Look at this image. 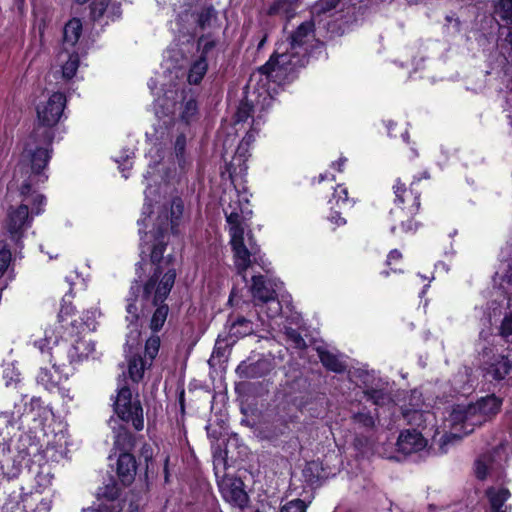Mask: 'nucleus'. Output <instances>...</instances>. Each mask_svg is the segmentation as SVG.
Returning <instances> with one entry per match:
<instances>
[{"label":"nucleus","mask_w":512,"mask_h":512,"mask_svg":"<svg viewBox=\"0 0 512 512\" xmlns=\"http://www.w3.org/2000/svg\"><path fill=\"white\" fill-rule=\"evenodd\" d=\"M154 241L152 245H145L141 243V261L136 264V274L138 278H142L141 271L143 266L148 265L146 257L149 256L151 266V274L143 285H140L138 280H135L129 290L127 297L126 320L129 322L128 328L130 329L127 334L125 346L132 350L140 342L141 332L138 327L139 320V305L143 304V309L149 308V303L165 302L169 296L176 280V268L173 264V256H163L167 244L168 237L160 228L153 236Z\"/></svg>","instance_id":"1"},{"label":"nucleus","mask_w":512,"mask_h":512,"mask_svg":"<svg viewBox=\"0 0 512 512\" xmlns=\"http://www.w3.org/2000/svg\"><path fill=\"white\" fill-rule=\"evenodd\" d=\"M66 97L61 92L53 93L47 101L37 106V125L33 129L28 142L14 168L13 181L17 185L24 200H28L32 188L48 179L46 173L54 138V127L60 121Z\"/></svg>","instance_id":"2"},{"label":"nucleus","mask_w":512,"mask_h":512,"mask_svg":"<svg viewBox=\"0 0 512 512\" xmlns=\"http://www.w3.org/2000/svg\"><path fill=\"white\" fill-rule=\"evenodd\" d=\"M315 41V25L312 20L300 24L287 42L278 44L268 62L259 68L267 80L281 84L292 79L294 72L308 62Z\"/></svg>","instance_id":"3"},{"label":"nucleus","mask_w":512,"mask_h":512,"mask_svg":"<svg viewBox=\"0 0 512 512\" xmlns=\"http://www.w3.org/2000/svg\"><path fill=\"white\" fill-rule=\"evenodd\" d=\"M226 221L229 225L230 245L233 252L234 265L239 274L244 275L247 269L256 263L266 272H269L267 263L260 253V248L254 240L248 227L247 221L252 214L251 211H244L237 202L224 209ZM245 278V276H243Z\"/></svg>","instance_id":"4"},{"label":"nucleus","mask_w":512,"mask_h":512,"mask_svg":"<svg viewBox=\"0 0 512 512\" xmlns=\"http://www.w3.org/2000/svg\"><path fill=\"white\" fill-rule=\"evenodd\" d=\"M33 207L31 212L27 204H21L17 207H10L5 218L3 229L4 235L9 244L17 250L24 247L23 240L27 231L31 228L35 215H39L43 211L46 199L42 194L33 195Z\"/></svg>","instance_id":"5"},{"label":"nucleus","mask_w":512,"mask_h":512,"mask_svg":"<svg viewBox=\"0 0 512 512\" xmlns=\"http://www.w3.org/2000/svg\"><path fill=\"white\" fill-rule=\"evenodd\" d=\"M501 405L500 398L489 395L468 406L455 407L450 414L455 431H458L457 425L460 424L463 434L473 432L475 426H480L495 416L500 411Z\"/></svg>","instance_id":"6"},{"label":"nucleus","mask_w":512,"mask_h":512,"mask_svg":"<svg viewBox=\"0 0 512 512\" xmlns=\"http://www.w3.org/2000/svg\"><path fill=\"white\" fill-rule=\"evenodd\" d=\"M250 292L254 306L257 308L258 318L264 323L262 315L273 319L282 312V305L278 299L277 291L282 283L262 275H254L251 279Z\"/></svg>","instance_id":"7"},{"label":"nucleus","mask_w":512,"mask_h":512,"mask_svg":"<svg viewBox=\"0 0 512 512\" xmlns=\"http://www.w3.org/2000/svg\"><path fill=\"white\" fill-rule=\"evenodd\" d=\"M416 183L412 182L410 189H407L399 180L393 186L395 204L397 207L390 211L394 221L399 222L405 233L415 232L418 223L413 221V216L420 209V192L414 188Z\"/></svg>","instance_id":"8"},{"label":"nucleus","mask_w":512,"mask_h":512,"mask_svg":"<svg viewBox=\"0 0 512 512\" xmlns=\"http://www.w3.org/2000/svg\"><path fill=\"white\" fill-rule=\"evenodd\" d=\"M52 478L49 472L40 471L35 477L36 491L23 493L20 501L9 498L3 504L0 512H50L52 499L41 497V493L51 485Z\"/></svg>","instance_id":"9"},{"label":"nucleus","mask_w":512,"mask_h":512,"mask_svg":"<svg viewBox=\"0 0 512 512\" xmlns=\"http://www.w3.org/2000/svg\"><path fill=\"white\" fill-rule=\"evenodd\" d=\"M512 455V447L507 442H501L492 454H485L475 463V474L480 480L488 475L495 480H501L504 476V464Z\"/></svg>","instance_id":"10"},{"label":"nucleus","mask_w":512,"mask_h":512,"mask_svg":"<svg viewBox=\"0 0 512 512\" xmlns=\"http://www.w3.org/2000/svg\"><path fill=\"white\" fill-rule=\"evenodd\" d=\"M113 406L115 413L121 421L131 423L137 431L143 429V408L139 400L132 399L131 390L127 386L124 385L118 388Z\"/></svg>","instance_id":"11"},{"label":"nucleus","mask_w":512,"mask_h":512,"mask_svg":"<svg viewBox=\"0 0 512 512\" xmlns=\"http://www.w3.org/2000/svg\"><path fill=\"white\" fill-rule=\"evenodd\" d=\"M54 344L53 347H49V350H51L52 358L59 361L57 367H67L68 369L72 364L82 361L94 351V346L90 341L80 338L72 344L65 341L55 342Z\"/></svg>","instance_id":"12"},{"label":"nucleus","mask_w":512,"mask_h":512,"mask_svg":"<svg viewBox=\"0 0 512 512\" xmlns=\"http://www.w3.org/2000/svg\"><path fill=\"white\" fill-rule=\"evenodd\" d=\"M402 414L407 424L421 428L423 435L434 437L437 434L436 417L433 412L409 404V407L403 409Z\"/></svg>","instance_id":"13"},{"label":"nucleus","mask_w":512,"mask_h":512,"mask_svg":"<svg viewBox=\"0 0 512 512\" xmlns=\"http://www.w3.org/2000/svg\"><path fill=\"white\" fill-rule=\"evenodd\" d=\"M219 489L225 501L235 507L242 508L248 501L243 482L234 477H225L219 482Z\"/></svg>","instance_id":"14"},{"label":"nucleus","mask_w":512,"mask_h":512,"mask_svg":"<svg viewBox=\"0 0 512 512\" xmlns=\"http://www.w3.org/2000/svg\"><path fill=\"white\" fill-rule=\"evenodd\" d=\"M49 362L52 365V369L41 368L37 375V382L41 384L45 389L52 390L56 388L63 379H67L71 369L67 367H57L56 358H52L51 350H49Z\"/></svg>","instance_id":"15"},{"label":"nucleus","mask_w":512,"mask_h":512,"mask_svg":"<svg viewBox=\"0 0 512 512\" xmlns=\"http://www.w3.org/2000/svg\"><path fill=\"white\" fill-rule=\"evenodd\" d=\"M427 445L425 435L416 429H408L400 433L397 440L398 451L411 454L424 449Z\"/></svg>","instance_id":"16"},{"label":"nucleus","mask_w":512,"mask_h":512,"mask_svg":"<svg viewBox=\"0 0 512 512\" xmlns=\"http://www.w3.org/2000/svg\"><path fill=\"white\" fill-rule=\"evenodd\" d=\"M149 313L152 314L149 327L153 332L156 333L163 328L169 314V307L165 302H160L157 304L149 303L148 309H143V304L139 305V318L141 316L144 317Z\"/></svg>","instance_id":"17"},{"label":"nucleus","mask_w":512,"mask_h":512,"mask_svg":"<svg viewBox=\"0 0 512 512\" xmlns=\"http://www.w3.org/2000/svg\"><path fill=\"white\" fill-rule=\"evenodd\" d=\"M511 493L504 487H490L486 490L489 501V512H509L511 507L506 504Z\"/></svg>","instance_id":"18"},{"label":"nucleus","mask_w":512,"mask_h":512,"mask_svg":"<svg viewBox=\"0 0 512 512\" xmlns=\"http://www.w3.org/2000/svg\"><path fill=\"white\" fill-rule=\"evenodd\" d=\"M486 376L495 381H501L512 377V360L507 356H498L486 369Z\"/></svg>","instance_id":"19"},{"label":"nucleus","mask_w":512,"mask_h":512,"mask_svg":"<svg viewBox=\"0 0 512 512\" xmlns=\"http://www.w3.org/2000/svg\"><path fill=\"white\" fill-rule=\"evenodd\" d=\"M136 461L132 454L121 452L117 459V474L121 482L130 484L136 475Z\"/></svg>","instance_id":"20"},{"label":"nucleus","mask_w":512,"mask_h":512,"mask_svg":"<svg viewBox=\"0 0 512 512\" xmlns=\"http://www.w3.org/2000/svg\"><path fill=\"white\" fill-rule=\"evenodd\" d=\"M121 15L120 6L117 3H110V0H93L91 3V16L94 21L104 16L114 20Z\"/></svg>","instance_id":"21"},{"label":"nucleus","mask_w":512,"mask_h":512,"mask_svg":"<svg viewBox=\"0 0 512 512\" xmlns=\"http://www.w3.org/2000/svg\"><path fill=\"white\" fill-rule=\"evenodd\" d=\"M82 34V23L80 19L69 20L63 29V50H77L76 44Z\"/></svg>","instance_id":"22"},{"label":"nucleus","mask_w":512,"mask_h":512,"mask_svg":"<svg viewBox=\"0 0 512 512\" xmlns=\"http://www.w3.org/2000/svg\"><path fill=\"white\" fill-rule=\"evenodd\" d=\"M229 337L233 339V342L251 335L254 332V324L251 320L245 317L238 316L235 319L229 318Z\"/></svg>","instance_id":"23"},{"label":"nucleus","mask_w":512,"mask_h":512,"mask_svg":"<svg viewBox=\"0 0 512 512\" xmlns=\"http://www.w3.org/2000/svg\"><path fill=\"white\" fill-rule=\"evenodd\" d=\"M61 61L64 62L62 66V74L66 79H71L79 66V55L77 50H63L59 55Z\"/></svg>","instance_id":"24"},{"label":"nucleus","mask_w":512,"mask_h":512,"mask_svg":"<svg viewBox=\"0 0 512 512\" xmlns=\"http://www.w3.org/2000/svg\"><path fill=\"white\" fill-rule=\"evenodd\" d=\"M120 489L115 481L111 480L109 483L102 487H99L97 492L98 503L105 502L107 506H111L112 503L116 505H122L118 500Z\"/></svg>","instance_id":"25"},{"label":"nucleus","mask_w":512,"mask_h":512,"mask_svg":"<svg viewBox=\"0 0 512 512\" xmlns=\"http://www.w3.org/2000/svg\"><path fill=\"white\" fill-rule=\"evenodd\" d=\"M184 212V203L180 197H174L170 203L169 215L166 214V220L169 219L172 233L178 232L181 218Z\"/></svg>","instance_id":"26"},{"label":"nucleus","mask_w":512,"mask_h":512,"mask_svg":"<svg viewBox=\"0 0 512 512\" xmlns=\"http://www.w3.org/2000/svg\"><path fill=\"white\" fill-rule=\"evenodd\" d=\"M114 432V446L121 452H127L133 446V437L128 430L120 424L118 427L112 426Z\"/></svg>","instance_id":"27"},{"label":"nucleus","mask_w":512,"mask_h":512,"mask_svg":"<svg viewBox=\"0 0 512 512\" xmlns=\"http://www.w3.org/2000/svg\"><path fill=\"white\" fill-rule=\"evenodd\" d=\"M318 354H319L321 363L328 370L336 372V373H342L345 371L346 366L339 359V357L337 355H335L329 351L320 350V349H318Z\"/></svg>","instance_id":"28"},{"label":"nucleus","mask_w":512,"mask_h":512,"mask_svg":"<svg viewBox=\"0 0 512 512\" xmlns=\"http://www.w3.org/2000/svg\"><path fill=\"white\" fill-rule=\"evenodd\" d=\"M207 69V59H205V57H199L190 66L188 72V82L194 85L199 84L205 76Z\"/></svg>","instance_id":"29"},{"label":"nucleus","mask_w":512,"mask_h":512,"mask_svg":"<svg viewBox=\"0 0 512 512\" xmlns=\"http://www.w3.org/2000/svg\"><path fill=\"white\" fill-rule=\"evenodd\" d=\"M146 362L139 355H134L128 360V373L131 380L138 383L144 375Z\"/></svg>","instance_id":"30"},{"label":"nucleus","mask_w":512,"mask_h":512,"mask_svg":"<svg viewBox=\"0 0 512 512\" xmlns=\"http://www.w3.org/2000/svg\"><path fill=\"white\" fill-rule=\"evenodd\" d=\"M21 471V463L10 456H4L0 460V474L8 479L15 478Z\"/></svg>","instance_id":"31"},{"label":"nucleus","mask_w":512,"mask_h":512,"mask_svg":"<svg viewBox=\"0 0 512 512\" xmlns=\"http://www.w3.org/2000/svg\"><path fill=\"white\" fill-rule=\"evenodd\" d=\"M238 370L243 371L246 378H258L268 371V363L265 360H260L248 365H240Z\"/></svg>","instance_id":"32"},{"label":"nucleus","mask_w":512,"mask_h":512,"mask_svg":"<svg viewBox=\"0 0 512 512\" xmlns=\"http://www.w3.org/2000/svg\"><path fill=\"white\" fill-rule=\"evenodd\" d=\"M217 20V11L212 5L205 6L197 14V24L201 29L211 27Z\"/></svg>","instance_id":"33"},{"label":"nucleus","mask_w":512,"mask_h":512,"mask_svg":"<svg viewBox=\"0 0 512 512\" xmlns=\"http://www.w3.org/2000/svg\"><path fill=\"white\" fill-rule=\"evenodd\" d=\"M494 13L506 24H512V0H498L494 6Z\"/></svg>","instance_id":"34"},{"label":"nucleus","mask_w":512,"mask_h":512,"mask_svg":"<svg viewBox=\"0 0 512 512\" xmlns=\"http://www.w3.org/2000/svg\"><path fill=\"white\" fill-rule=\"evenodd\" d=\"M197 112L198 106L196 100L189 99L186 102H184L182 106V111L180 115L181 120L184 121L186 124H189L196 119Z\"/></svg>","instance_id":"35"},{"label":"nucleus","mask_w":512,"mask_h":512,"mask_svg":"<svg viewBox=\"0 0 512 512\" xmlns=\"http://www.w3.org/2000/svg\"><path fill=\"white\" fill-rule=\"evenodd\" d=\"M12 259V251L7 241H0V278L6 272Z\"/></svg>","instance_id":"36"},{"label":"nucleus","mask_w":512,"mask_h":512,"mask_svg":"<svg viewBox=\"0 0 512 512\" xmlns=\"http://www.w3.org/2000/svg\"><path fill=\"white\" fill-rule=\"evenodd\" d=\"M364 393L367 400L371 401L377 406L385 405L390 401L389 395L381 389H367Z\"/></svg>","instance_id":"37"},{"label":"nucleus","mask_w":512,"mask_h":512,"mask_svg":"<svg viewBox=\"0 0 512 512\" xmlns=\"http://www.w3.org/2000/svg\"><path fill=\"white\" fill-rule=\"evenodd\" d=\"M160 348V337L157 335H153L149 337L145 344V355L149 358L150 362H152L158 354ZM151 365V363H149Z\"/></svg>","instance_id":"38"},{"label":"nucleus","mask_w":512,"mask_h":512,"mask_svg":"<svg viewBox=\"0 0 512 512\" xmlns=\"http://www.w3.org/2000/svg\"><path fill=\"white\" fill-rule=\"evenodd\" d=\"M285 335L287 340L291 342L296 349L302 350L306 348V342L297 330L291 327H286Z\"/></svg>","instance_id":"39"},{"label":"nucleus","mask_w":512,"mask_h":512,"mask_svg":"<svg viewBox=\"0 0 512 512\" xmlns=\"http://www.w3.org/2000/svg\"><path fill=\"white\" fill-rule=\"evenodd\" d=\"M123 506L113 504L111 506H107L105 502L94 503L92 506L88 508H84L82 512H121Z\"/></svg>","instance_id":"40"},{"label":"nucleus","mask_w":512,"mask_h":512,"mask_svg":"<svg viewBox=\"0 0 512 512\" xmlns=\"http://www.w3.org/2000/svg\"><path fill=\"white\" fill-rule=\"evenodd\" d=\"M353 421L366 429H372L375 425V419L369 412H359L355 414Z\"/></svg>","instance_id":"41"},{"label":"nucleus","mask_w":512,"mask_h":512,"mask_svg":"<svg viewBox=\"0 0 512 512\" xmlns=\"http://www.w3.org/2000/svg\"><path fill=\"white\" fill-rule=\"evenodd\" d=\"M133 152L130 151L129 149L127 150H124L122 155L116 159V162L119 164V168L121 170V172L123 173V177L124 178H128V175L125 174V171L130 169L131 166H132V157H133Z\"/></svg>","instance_id":"42"},{"label":"nucleus","mask_w":512,"mask_h":512,"mask_svg":"<svg viewBox=\"0 0 512 512\" xmlns=\"http://www.w3.org/2000/svg\"><path fill=\"white\" fill-rule=\"evenodd\" d=\"M307 505L301 499H294L286 503L280 509V512H306Z\"/></svg>","instance_id":"43"},{"label":"nucleus","mask_w":512,"mask_h":512,"mask_svg":"<svg viewBox=\"0 0 512 512\" xmlns=\"http://www.w3.org/2000/svg\"><path fill=\"white\" fill-rule=\"evenodd\" d=\"M252 111L253 106L249 102H241L236 112V121L245 122L251 116Z\"/></svg>","instance_id":"44"},{"label":"nucleus","mask_w":512,"mask_h":512,"mask_svg":"<svg viewBox=\"0 0 512 512\" xmlns=\"http://www.w3.org/2000/svg\"><path fill=\"white\" fill-rule=\"evenodd\" d=\"M499 333L506 340H508L509 336L512 335V310L503 318Z\"/></svg>","instance_id":"45"},{"label":"nucleus","mask_w":512,"mask_h":512,"mask_svg":"<svg viewBox=\"0 0 512 512\" xmlns=\"http://www.w3.org/2000/svg\"><path fill=\"white\" fill-rule=\"evenodd\" d=\"M198 46L201 47V55L199 57H205V59H207L209 52L215 48L216 43L214 40L200 37L198 40Z\"/></svg>","instance_id":"46"},{"label":"nucleus","mask_w":512,"mask_h":512,"mask_svg":"<svg viewBox=\"0 0 512 512\" xmlns=\"http://www.w3.org/2000/svg\"><path fill=\"white\" fill-rule=\"evenodd\" d=\"M186 147V137L183 134H180L175 141V153L178 158L179 163L183 161L184 151Z\"/></svg>","instance_id":"47"},{"label":"nucleus","mask_w":512,"mask_h":512,"mask_svg":"<svg viewBox=\"0 0 512 512\" xmlns=\"http://www.w3.org/2000/svg\"><path fill=\"white\" fill-rule=\"evenodd\" d=\"M333 199L336 201V204L338 205L340 203L342 205H347L349 203L347 189L345 187L338 186L334 191Z\"/></svg>","instance_id":"48"},{"label":"nucleus","mask_w":512,"mask_h":512,"mask_svg":"<svg viewBox=\"0 0 512 512\" xmlns=\"http://www.w3.org/2000/svg\"><path fill=\"white\" fill-rule=\"evenodd\" d=\"M338 2L339 0H320L316 5L317 11L327 12L331 9H334L337 6Z\"/></svg>","instance_id":"49"},{"label":"nucleus","mask_w":512,"mask_h":512,"mask_svg":"<svg viewBox=\"0 0 512 512\" xmlns=\"http://www.w3.org/2000/svg\"><path fill=\"white\" fill-rule=\"evenodd\" d=\"M99 314L100 313L97 309H93L91 311L86 312L85 316L83 317V321L88 329H94V320Z\"/></svg>","instance_id":"50"},{"label":"nucleus","mask_w":512,"mask_h":512,"mask_svg":"<svg viewBox=\"0 0 512 512\" xmlns=\"http://www.w3.org/2000/svg\"><path fill=\"white\" fill-rule=\"evenodd\" d=\"M402 257L401 253L394 249L392 251H390V253L388 254V257H387V264L390 265L392 263V261H397V260H400Z\"/></svg>","instance_id":"51"},{"label":"nucleus","mask_w":512,"mask_h":512,"mask_svg":"<svg viewBox=\"0 0 512 512\" xmlns=\"http://www.w3.org/2000/svg\"><path fill=\"white\" fill-rule=\"evenodd\" d=\"M331 221L337 225H343L346 223V220L344 218H342L338 212H334L331 215Z\"/></svg>","instance_id":"52"},{"label":"nucleus","mask_w":512,"mask_h":512,"mask_svg":"<svg viewBox=\"0 0 512 512\" xmlns=\"http://www.w3.org/2000/svg\"><path fill=\"white\" fill-rule=\"evenodd\" d=\"M346 162V158H340L336 163H333V166L337 168L339 172L342 171V167L344 163Z\"/></svg>","instance_id":"53"},{"label":"nucleus","mask_w":512,"mask_h":512,"mask_svg":"<svg viewBox=\"0 0 512 512\" xmlns=\"http://www.w3.org/2000/svg\"><path fill=\"white\" fill-rule=\"evenodd\" d=\"M286 2L284 0H280L278 2H276L272 7H271V13L273 12H276L278 10V8L281 6V5H284Z\"/></svg>","instance_id":"54"},{"label":"nucleus","mask_w":512,"mask_h":512,"mask_svg":"<svg viewBox=\"0 0 512 512\" xmlns=\"http://www.w3.org/2000/svg\"><path fill=\"white\" fill-rule=\"evenodd\" d=\"M41 400L39 398H32L31 399V402H30V405L34 408V407H38L40 408L41 407Z\"/></svg>","instance_id":"55"},{"label":"nucleus","mask_w":512,"mask_h":512,"mask_svg":"<svg viewBox=\"0 0 512 512\" xmlns=\"http://www.w3.org/2000/svg\"><path fill=\"white\" fill-rule=\"evenodd\" d=\"M452 20H453L452 16H446V21L451 22ZM454 21H455L456 28L459 29V27H460V20L458 18H455Z\"/></svg>","instance_id":"56"},{"label":"nucleus","mask_w":512,"mask_h":512,"mask_svg":"<svg viewBox=\"0 0 512 512\" xmlns=\"http://www.w3.org/2000/svg\"><path fill=\"white\" fill-rule=\"evenodd\" d=\"M145 200H146V202H145V204H144V208L150 211L151 203H150V202H148V195H147V191H145Z\"/></svg>","instance_id":"57"},{"label":"nucleus","mask_w":512,"mask_h":512,"mask_svg":"<svg viewBox=\"0 0 512 512\" xmlns=\"http://www.w3.org/2000/svg\"><path fill=\"white\" fill-rule=\"evenodd\" d=\"M35 344H36V345H38V347H39L40 351H41L42 353H44V346L42 345V341H40V342H36Z\"/></svg>","instance_id":"58"},{"label":"nucleus","mask_w":512,"mask_h":512,"mask_svg":"<svg viewBox=\"0 0 512 512\" xmlns=\"http://www.w3.org/2000/svg\"><path fill=\"white\" fill-rule=\"evenodd\" d=\"M395 229H396V226L395 225H392L391 226V232L394 233L395 232Z\"/></svg>","instance_id":"59"},{"label":"nucleus","mask_w":512,"mask_h":512,"mask_svg":"<svg viewBox=\"0 0 512 512\" xmlns=\"http://www.w3.org/2000/svg\"><path fill=\"white\" fill-rule=\"evenodd\" d=\"M452 437H453V438H460L461 436H460V435H458V434H456V433H454V434H452Z\"/></svg>","instance_id":"60"},{"label":"nucleus","mask_w":512,"mask_h":512,"mask_svg":"<svg viewBox=\"0 0 512 512\" xmlns=\"http://www.w3.org/2000/svg\"><path fill=\"white\" fill-rule=\"evenodd\" d=\"M76 1H77V3H79V4H82V3H85L87 0H76Z\"/></svg>","instance_id":"61"},{"label":"nucleus","mask_w":512,"mask_h":512,"mask_svg":"<svg viewBox=\"0 0 512 512\" xmlns=\"http://www.w3.org/2000/svg\"><path fill=\"white\" fill-rule=\"evenodd\" d=\"M508 305H509V306H510V305H512V298H509V300H508Z\"/></svg>","instance_id":"62"},{"label":"nucleus","mask_w":512,"mask_h":512,"mask_svg":"<svg viewBox=\"0 0 512 512\" xmlns=\"http://www.w3.org/2000/svg\"><path fill=\"white\" fill-rule=\"evenodd\" d=\"M112 423H117V421H116V420L111 419V420H110V424H112Z\"/></svg>","instance_id":"63"},{"label":"nucleus","mask_w":512,"mask_h":512,"mask_svg":"<svg viewBox=\"0 0 512 512\" xmlns=\"http://www.w3.org/2000/svg\"><path fill=\"white\" fill-rule=\"evenodd\" d=\"M424 177H425V178H429L428 173H424Z\"/></svg>","instance_id":"64"}]
</instances>
